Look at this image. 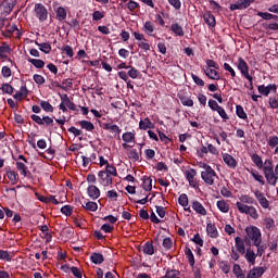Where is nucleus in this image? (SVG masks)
Listing matches in <instances>:
<instances>
[{
  "label": "nucleus",
  "mask_w": 278,
  "mask_h": 278,
  "mask_svg": "<svg viewBox=\"0 0 278 278\" xmlns=\"http://www.w3.org/2000/svg\"><path fill=\"white\" fill-rule=\"evenodd\" d=\"M245 247H260L262 244V230L256 226H248L244 236Z\"/></svg>",
  "instance_id": "1"
},
{
  "label": "nucleus",
  "mask_w": 278,
  "mask_h": 278,
  "mask_svg": "<svg viewBox=\"0 0 278 278\" xmlns=\"http://www.w3.org/2000/svg\"><path fill=\"white\" fill-rule=\"evenodd\" d=\"M17 0H3L0 3V14L1 16H10L12 10L16 7Z\"/></svg>",
  "instance_id": "2"
},
{
  "label": "nucleus",
  "mask_w": 278,
  "mask_h": 278,
  "mask_svg": "<svg viewBox=\"0 0 278 278\" xmlns=\"http://www.w3.org/2000/svg\"><path fill=\"white\" fill-rule=\"evenodd\" d=\"M34 12L36 16L38 17L39 21L45 22L47 21L49 16V12L47 11V7L43 5L42 3H36Z\"/></svg>",
  "instance_id": "3"
},
{
  "label": "nucleus",
  "mask_w": 278,
  "mask_h": 278,
  "mask_svg": "<svg viewBox=\"0 0 278 278\" xmlns=\"http://www.w3.org/2000/svg\"><path fill=\"white\" fill-rule=\"evenodd\" d=\"M238 68L240 70L241 75H243L248 81H251L252 76L249 75V64L247 61H244V59H238Z\"/></svg>",
  "instance_id": "4"
},
{
  "label": "nucleus",
  "mask_w": 278,
  "mask_h": 278,
  "mask_svg": "<svg viewBox=\"0 0 278 278\" xmlns=\"http://www.w3.org/2000/svg\"><path fill=\"white\" fill-rule=\"evenodd\" d=\"M255 0H238L236 3L230 4V11L235 12V10H247Z\"/></svg>",
  "instance_id": "5"
},
{
  "label": "nucleus",
  "mask_w": 278,
  "mask_h": 278,
  "mask_svg": "<svg viewBox=\"0 0 278 278\" xmlns=\"http://www.w3.org/2000/svg\"><path fill=\"white\" fill-rule=\"evenodd\" d=\"M5 27L7 29L2 30V36H4V38H12L13 31H17V38H21L23 36L21 30H18V26H16V24L10 26V23H8Z\"/></svg>",
  "instance_id": "6"
},
{
  "label": "nucleus",
  "mask_w": 278,
  "mask_h": 278,
  "mask_svg": "<svg viewBox=\"0 0 278 278\" xmlns=\"http://www.w3.org/2000/svg\"><path fill=\"white\" fill-rule=\"evenodd\" d=\"M257 90H258L260 94H263L264 97H268V94H270V92L277 93V85H275V84H269L268 86L260 85L257 87Z\"/></svg>",
  "instance_id": "7"
},
{
  "label": "nucleus",
  "mask_w": 278,
  "mask_h": 278,
  "mask_svg": "<svg viewBox=\"0 0 278 278\" xmlns=\"http://www.w3.org/2000/svg\"><path fill=\"white\" fill-rule=\"evenodd\" d=\"M244 244H247V241H244V237L243 239L240 237L235 238V247L240 255H244L247 253V247Z\"/></svg>",
  "instance_id": "8"
},
{
  "label": "nucleus",
  "mask_w": 278,
  "mask_h": 278,
  "mask_svg": "<svg viewBox=\"0 0 278 278\" xmlns=\"http://www.w3.org/2000/svg\"><path fill=\"white\" fill-rule=\"evenodd\" d=\"M29 96V90L27 89V85H22L20 88V91H16L13 94V99H16V101H23L26 97Z\"/></svg>",
  "instance_id": "9"
},
{
  "label": "nucleus",
  "mask_w": 278,
  "mask_h": 278,
  "mask_svg": "<svg viewBox=\"0 0 278 278\" xmlns=\"http://www.w3.org/2000/svg\"><path fill=\"white\" fill-rule=\"evenodd\" d=\"M87 194L88 197L92 200V201H97V199H99V197H101V190H99L97 188V186L94 185H90L87 188Z\"/></svg>",
  "instance_id": "10"
},
{
  "label": "nucleus",
  "mask_w": 278,
  "mask_h": 278,
  "mask_svg": "<svg viewBox=\"0 0 278 278\" xmlns=\"http://www.w3.org/2000/svg\"><path fill=\"white\" fill-rule=\"evenodd\" d=\"M254 197L257 199L260 205L262 207H264V210H268L270 202L268 201V199H266V197L264 195V193L260 192V191H255L254 192Z\"/></svg>",
  "instance_id": "11"
},
{
  "label": "nucleus",
  "mask_w": 278,
  "mask_h": 278,
  "mask_svg": "<svg viewBox=\"0 0 278 278\" xmlns=\"http://www.w3.org/2000/svg\"><path fill=\"white\" fill-rule=\"evenodd\" d=\"M244 254H245L244 257H245L247 262L249 264H251L252 266H255V260H257V254H255V251H253V249H251V247H249L245 250Z\"/></svg>",
  "instance_id": "12"
},
{
  "label": "nucleus",
  "mask_w": 278,
  "mask_h": 278,
  "mask_svg": "<svg viewBox=\"0 0 278 278\" xmlns=\"http://www.w3.org/2000/svg\"><path fill=\"white\" fill-rule=\"evenodd\" d=\"M203 20L208 27H216V17L210 11L204 12Z\"/></svg>",
  "instance_id": "13"
},
{
  "label": "nucleus",
  "mask_w": 278,
  "mask_h": 278,
  "mask_svg": "<svg viewBox=\"0 0 278 278\" xmlns=\"http://www.w3.org/2000/svg\"><path fill=\"white\" fill-rule=\"evenodd\" d=\"M192 210H194V212H197V214H201V216H207V210H205V207L203 206V204H201V202L199 201H193L191 204Z\"/></svg>",
  "instance_id": "14"
},
{
  "label": "nucleus",
  "mask_w": 278,
  "mask_h": 278,
  "mask_svg": "<svg viewBox=\"0 0 278 278\" xmlns=\"http://www.w3.org/2000/svg\"><path fill=\"white\" fill-rule=\"evenodd\" d=\"M222 155L223 161L225 162V164H227V166H229L230 168H236V166H238V162H236V159L231 156V154L223 153Z\"/></svg>",
  "instance_id": "15"
},
{
  "label": "nucleus",
  "mask_w": 278,
  "mask_h": 278,
  "mask_svg": "<svg viewBox=\"0 0 278 278\" xmlns=\"http://www.w3.org/2000/svg\"><path fill=\"white\" fill-rule=\"evenodd\" d=\"M139 129L143 131H147V129H155V124H153L149 117H146L139 122Z\"/></svg>",
  "instance_id": "16"
},
{
  "label": "nucleus",
  "mask_w": 278,
  "mask_h": 278,
  "mask_svg": "<svg viewBox=\"0 0 278 278\" xmlns=\"http://www.w3.org/2000/svg\"><path fill=\"white\" fill-rule=\"evenodd\" d=\"M266 273V268L264 267H253L247 278H260L262 275Z\"/></svg>",
  "instance_id": "17"
},
{
  "label": "nucleus",
  "mask_w": 278,
  "mask_h": 278,
  "mask_svg": "<svg viewBox=\"0 0 278 278\" xmlns=\"http://www.w3.org/2000/svg\"><path fill=\"white\" fill-rule=\"evenodd\" d=\"M203 71L204 75H206L208 79H213L214 81H218V79H220V74L218 73V71L214 68H205Z\"/></svg>",
  "instance_id": "18"
},
{
  "label": "nucleus",
  "mask_w": 278,
  "mask_h": 278,
  "mask_svg": "<svg viewBox=\"0 0 278 278\" xmlns=\"http://www.w3.org/2000/svg\"><path fill=\"white\" fill-rule=\"evenodd\" d=\"M56 88H61V90H64L65 92H68L71 88H73V79L66 78L62 80V85L54 83Z\"/></svg>",
  "instance_id": "19"
},
{
  "label": "nucleus",
  "mask_w": 278,
  "mask_h": 278,
  "mask_svg": "<svg viewBox=\"0 0 278 278\" xmlns=\"http://www.w3.org/2000/svg\"><path fill=\"white\" fill-rule=\"evenodd\" d=\"M264 175H275L273 160H266L262 166Z\"/></svg>",
  "instance_id": "20"
},
{
  "label": "nucleus",
  "mask_w": 278,
  "mask_h": 278,
  "mask_svg": "<svg viewBox=\"0 0 278 278\" xmlns=\"http://www.w3.org/2000/svg\"><path fill=\"white\" fill-rule=\"evenodd\" d=\"M142 181L143 190H146V192H151L153 190V179L149 176H144Z\"/></svg>",
  "instance_id": "21"
},
{
  "label": "nucleus",
  "mask_w": 278,
  "mask_h": 278,
  "mask_svg": "<svg viewBox=\"0 0 278 278\" xmlns=\"http://www.w3.org/2000/svg\"><path fill=\"white\" fill-rule=\"evenodd\" d=\"M206 233L210 238H218V229L216 228V225L208 223L206 225Z\"/></svg>",
  "instance_id": "22"
},
{
  "label": "nucleus",
  "mask_w": 278,
  "mask_h": 278,
  "mask_svg": "<svg viewBox=\"0 0 278 278\" xmlns=\"http://www.w3.org/2000/svg\"><path fill=\"white\" fill-rule=\"evenodd\" d=\"M2 180L3 184H9V181L14 186L18 181V175H3L0 176V181Z\"/></svg>",
  "instance_id": "23"
},
{
  "label": "nucleus",
  "mask_w": 278,
  "mask_h": 278,
  "mask_svg": "<svg viewBox=\"0 0 278 278\" xmlns=\"http://www.w3.org/2000/svg\"><path fill=\"white\" fill-rule=\"evenodd\" d=\"M56 14V21H60V23L66 21V9L64 7H59L54 10Z\"/></svg>",
  "instance_id": "24"
},
{
  "label": "nucleus",
  "mask_w": 278,
  "mask_h": 278,
  "mask_svg": "<svg viewBox=\"0 0 278 278\" xmlns=\"http://www.w3.org/2000/svg\"><path fill=\"white\" fill-rule=\"evenodd\" d=\"M103 129H105L106 131H112V134H117V135L121 134V131H123V129H121L118 125L112 124V123L103 124Z\"/></svg>",
  "instance_id": "25"
},
{
  "label": "nucleus",
  "mask_w": 278,
  "mask_h": 278,
  "mask_svg": "<svg viewBox=\"0 0 278 278\" xmlns=\"http://www.w3.org/2000/svg\"><path fill=\"white\" fill-rule=\"evenodd\" d=\"M142 251L146 255H153L155 253L153 241H147L142 247Z\"/></svg>",
  "instance_id": "26"
},
{
  "label": "nucleus",
  "mask_w": 278,
  "mask_h": 278,
  "mask_svg": "<svg viewBox=\"0 0 278 278\" xmlns=\"http://www.w3.org/2000/svg\"><path fill=\"white\" fill-rule=\"evenodd\" d=\"M78 125L81 127V129H85V131H94V124L90 121H79Z\"/></svg>",
  "instance_id": "27"
},
{
  "label": "nucleus",
  "mask_w": 278,
  "mask_h": 278,
  "mask_svg": "<svg viewBox=\"0 0 278 278\" xmlns=\"http://www.w3.org/2000/svg\"><path fill=\"white\" fill-rule=\"evenodd\" d=\"M92 264H103L105 262V257L103 254L93 252L90 256Z\"/></svg>",
  "instance_id": "28"
},
{
  "label": "nucleus",
  "mask_w": 278,
  "mask_h": 278,
  "mask_svg": "<svg viewBox=\"0 0 278 278\" xmlns=\"http://www.w3.org/2000/svg\"><path fill=\"white\" fill-rule=\"evenodd\" d=\"M236 114L242 121H247V123H249V116L247 115V112H244V108H242V105L238 104L236 106Z\"/></svg>",
  "instance_id": "29"
},
{
  "label": "nucleus",
  "mask_w": 278,
  "mask_h": 278,
  "mask_svg": "<svg viewBox=\"0 0 278 278\" xmlns=\"http://www.w3.org/2000/svg\"><path fill=\"white\" fill-rule=\"evenodd\" d=\"M40 231H42L43 238H46V244H49V242L53 240V236L51 235V232H49V226H41Z\"/></svg>",
  "instance_id": "30"
},
{
  "label": "nucleus",
  "mask_w": 278,
  "mask_h": 278,
  "mask_svg": "<svg viewBox=\"0 0 278 278\" xmlns=\"http://www.w3.org/2000/svg\"><path fill=\"white\" fill-rule=\"evenodd\" d=\"M35 45H37V47H39V49H40L43 53H46V54L51 53V43H49V42L39 43L38 41H35Z\"/></svg>",
  "instance_id": "31"
},
{
  "label": "nucleus",
  "mask_w": 278,
  "mask_h": 278,
  "mask_svg": "<svg viewBox=\"0 0 278 278\" xmlns=\"http://www.w3.org/2000/svg\"><path fill=\"white\" fill-rule=\"evenodd\" d=\"M217 208L219 212H223V214H227L229 212V204L225 200L217 201Z\"/></svg>",
  "instance_id": "32"
},
{
  "label": "nucleus",
  "mask_w": 278,
  "mask_h": 278,
  "mask_svg": "<svg viewBox=\"0 0 278 278\" xmlns=\"http://www.w3.org/2000/svg\"><path fill=\"white\" fill-rule=\"evenodd\" d=\"M258 16L264 21H278V16L268 12H260Z\"/></svg>",
  "instance_id": "33"
},
{
  "label": "nucleus",
  "mask_w": 278,
  "mask_h": 278,
  "mask_svg": "<svg viewBox=\"0 0 278 278\" xmlns=\"http://www.w3.org/2000/svg\"><path fill=\"white\" fill-rule=\"evenodd\" d=\"M28 62H29V64H33V66H35V68H45V61H42L40 59L28 58Z\"/></svg>",
  "instance_id": "34"
},
{
  "label": "nucleus",
  "mask_w": 278,
  "mask_h": 278,
  "mask_svg": "<svg viewBox=\"0 0 278 278\" xmlns=\"http://www.w3.org/2000/svg\"><path fill=\"white\" fill-rule=\"evenodd\" d=\"M104 168H105V172L100 170L98 173V175H105V173H106V175H116V167H114V165H110V163H109V165H106V167H104Z\"/></svg>",
  "instance_id": "35"
},
{
  "label": "nucleus",
  "mask_w": 278,
  "mask_h": 278,
  "mask_svg": "<svg viewBox=\"0 0 278 278\" xmlns=\"http://www.w3.org/2000/svg\"><path fill=\"white\" fill-rule=\"evenodd\" d=\"M122 140L125 142H134L136 140V132L127 131L122 135Z\"/></svg>",
  "instance_id": "36"
},
{
  "label": "nucleus",
  "mask_w": 278,
  "mask_h": 278,
  "mask_svg": "<svg viewBox=\"0 0 278 278\" xmlns=\"http://www.w3.org/2000/svg\"><path fill=\"white\" fill-rule=\"evenodd\" d=\"M83 207L88 212H97V210H99V204H97V202L89 201L83 205Z\"/></svg>",
  "instance_id": "37"
},
{
  "label": "nucleus",
  "mask_w": 278,
  "mask_h": 278,
  "mask_svg": "<svg viewBox=\"0 0 278 278\" xmlns=\"http://www.w3.org/2000/svg\"><path fill=\"white\" fill-rule=\"evenodd\" d=\"M219 268L224 275H229V273L231 270V265H229V263L227 261H222L219 263Z\"/></svg>",
  "instance_id": "38"
},
{
  "label": "nucleus",
  "mask_w": 278,
  "mask_h": 278,
  "mask_svg": "<svg viewBox=\"0 0 278 278\" xmlns=\"http://www.w3.org/2000/svg\"><path fill=\"white\" fill-rule=\"evenodd\" d=\"M101 186H112V176L111 175H101L100 176Z\"/></svg>",
  "instance_id": "39"
},
{
  "label": "nucleus",
  "mask_w": 278,
  "mask_h": 278,
  "mask_svg": "<svg viewBox=\"0 0 278 278\" xmlns=\"http://www.w3.org/2000/svg\"><path fill=\"white\" fill-rule=\"evenodd\" d=\"M40 108L43 110V112L53 113V105L49 103V101L41 100L40 101Z\"/></svg>",
  "instance_id": "40"
},
{
  "label": "nucleus",
  "mask_w": 278,
  "mask_h": 278,
  "mask_svg": "<svg viewBox=\"0 0 278 278\" xmlns=\"http://www.w3.org/2000/svg\"><path fill=\"white\" fill-rule=\"evenodd\" d=\"M185 254L187 256V260H188L190 266H194L195 261H194V254L192 253V250L190 248H186Z\"/></svg>",
  "instance_id": "41"
},
{
  "label": "nucleus",
  "mask_w": 278,
  "mask_h": 278,
  "mask_svg": "<svg viewBox=\"0 0 278 278\" xmlns=\"http://www.w3.org/2000/svg\"><path fill=\"white\" fill-rule=\"evenodd\" d=\"M143 29L148 36H152L153 31H155V27L153 26V23L151 21H147L143 25Z\"/></svg>",
  "instance_id": "42"
},
{
  "label": "nucleus",
  "mask_w": 278,
  "mask_h": 278,
  "mask_svg": "<svg viewBox=\"0 0 278 278\" xmlns=\"http://www.w3.org/2000/svg\"><path fill=\"white\" fill-rule=\"evenodd\" d=\"M170 29L173 33H175L176 36H184V27H181L180 25H178L177 23L172 24Z\"/></svg>",
  "instance_id": "43"
},
{
  "label": "nucleus",
  "mask_w": 278,
  "mask_h": 278,
  "mask_svg": "<svg viewBox=\"0 0 278 278\" xmlns=\"http://www.w3.org/2000/svg\"><path fill=\"white\" fill-rule=\"evenodd\" d=\"M252 162L257 166V168H262V166H264V161H262V156L257 153L252 155Z\"/></svg>",
  "instance_id": "44"
},
{
  "label": "nucleus",
  "mask_w": 278,
  "mask_h": 278,
  "mask_svg": "<svg viewBox=\"0 0 278 278\" xmlns=\"http://www.w3.org/2000/svg\"><path fill=\"white\" fill-rule=\"evenodd\" d=\"M129 160H132V162H139L140 161V154H138V150L132 149L128 152Z\"/></svg>",
  "instance_id": "45"
},
{
  "label": "nucleus",
  "mask_w": 278,
  "mask_h": 278,
  "mask_svg": "<svg viewBox=\"0 0 278 278\" xmlns=\"http://www.w3.org/2000/svg\"><path fill=\"white\" fill-rule=\"evenodd\" d=\"M257 249L256 255L257 257H262L264 255V253H266V250L268 249V245H266V243L262 244L258 243V245H255Z\"/></svg>",
  "instance_id": "46"
},
{
  "label": "nucleus",
  "mask_w": 278,
  "mask_h": 278,
  "mask_svg": "<svg viewBox=\"0 0 278 278\" xmlns=\"http://www.w3.org/2000/svg\"><path fill=\"white\" fill-rule=\"evenodd\" d=\"M186 178L191 188H199V181L194 178V175H187Z\"/></svg>",
  "instance_id": "47"
},
{
  "label": "nucleus",
  "mask_w": 278,
  "mask_h": 278,
  "mask_svg": "<svg viewBox=\"0 0 278 278\" xmlns=\"http://www.w3.org/2000/svg\"><path fill=\"white\" fill-rule=\"evenodd\" d=\"M236 207L239 210L240 214H247L251 206H249L242 202H237Z\"/></svg>",
  "instance_id": "48"
},
{
  "label": "nucleus",
  "mask_w": 278,
  "mask_h": 278,
  "mask_svg": "<svg viewBox=\"0 0 278 278\" xmlns=\"http://www.w3.org/2000/svg\"><path fill=\"white\" fill-rule=\"evenodd\" d=\"M178 203L181 207H188V194L181 193L178 198Z\"/></svg>",
  "instance_id": "49"
},
{
  "label": "nucleus",
  "mask_w": 278,
  "mask_h": 278,
  "mask_svg": "<svg viewBox=\"0 0 278 278\" xmlns=\"http://www.w3.org/2000/svg\"><path fill=\"white\" fill-rule=\"evenodd\" d=\"M61 51H63V53H65V55H67V58H74V55H75V52L73 51V47H71L68 45L61 48Z\"/></svg>",
  "instance_id": "50"
},
{
  "label": "nucleus",
  "mask_w": 278,
  "mask_h": 278,
  "mask_svg": "<svg viewBox=\"0 0 278 278\" xmlns=\"http://www.w3.org/2000/svg\"><path fill=\"white\" fill-rule=\"evenodd\" d=\"M1 90L5 94H13L14 93V87H12V85H10L8 83L2 85Z\"/></svg>",
  "instance_id": "51"
},
{
  "label": "nucleus",
  "mask_w": 278,
  "mask_h": 278,
  "mask_svg": "<svg viewBox=\"0 0 278 278\" xmlns=\"http://www.w3.org/2000/svg\"><path fill=\"white\" fill-rule=\"evenodd\" d=\"M239 200L241 201V203H248L250 205H253V203H255V199L251 198L250 195L247 194H242Z\"/></svg>",
  "instance_id": "52"
},
{
  "label": "nucleus",
  "mask_w": 278,
  "mask_h": 278,
  "mask_svg": "<svg viewBox=\"0 0 278 278\" xmlns=\"http://www.w3.org/2000/svg\"><path fill=\"white\" fill-rule=\"evenodd\" d=\"M73 206L72 205H64L61 207V212L64 216H73Z\"/></svg>",
  "instance_id": "53"
},
{
  "label": "nucleus",
  "mask_w": 278,
  "mask_h": 278,
  "mask_svg": "<svg viewBox=\"0 0 278 278\" xmlns=\"http://www.w3.org/2000/svg\"><path fill=\"white\" fill-rule=\"evenodd\" d=\"M16 168L21 172V175H27V166L25 162H16Z\"/></svg>",
  "instance_id": "54"
},
{
  "label": "nucleus",
  "mask_w": 278,
  "mask_h": 278,
  "mask_svg": "<svg viewBox=\"0 0 278 278\" xmlns=\"http://www.w3.org/2000/svg\"><path fill=\"white\" fill-rule=\"evenodd\" d=\"M180 102H181L182 105H185L186 108H192V105H194V101H192V99L187 98V97H181V98H180Z\"/></svg>",
  "instance_id": "55"
},
{
  "label": "nucleus",
  "mask_w": 278,
  "mask_h": 278,
  "mask_svg": "<svg viewBox=\"0 0 278 278\" xmlns=\"http://www.w3.org/2000/svg\"><path fill=\"white\" fill-rule=\"evenodd\" d=\"M206 68H215L216 71H218L220 66L218 65V63H216V61L208 59L206 60Z\"/></svg>",
  "instance_id": "56"
},
{
  "label": "nucleus",
  "mask_w": 278,
  "mask_h": 278,
  "mask_svg": "<svg viewBox=\"0 0 278 278\" xmlns=\"http://www.w3.org/2000/svg\"><path fill=\"white\" fill-rule=\"evenodd\" d=\"M245 214H249V216H251V218H254V220L260 217V215L257 214V208H255L254 206H250V208H248V213Z\"/></svg>",
  "instance_id": "57"
},
{
  "label": "nucleus",
  "mask_w": 278,
  "mask_h": 278,
  "mask_svg": "<svg viewBox=\"0 0 278 278\" xmlns=\"http://www.w3.org/2000/svg\"><path fill=\"white\" fill-rule=\"evenodd\" d=\"M108 199H110V201H118V193L116 192V190H110L106 193Z\"/></svg>",
  "instance_id": "58"
},
{
  "label": "nucleus",
  "mask_w": 278,
  "mask_h": 278,
  "mask_svg": "<svg viewBox=\"0 0 278 278\" xmlns=\"http://www.w3.org/2000/svg\"><path fill=\"white\" fill-rule=\"evenodd\" d=\"M33 79H34V81H35V84H37L38 86H42V84H45V78L42 77V75H40V74H35L34 76H33Z\"/></svg>",
  "instance_id": "59"
},
{
  "label": "nucleus",
  "mask_w": 278,
  "mask_h": 278,
  "mask_svg": "<svg viewBox=\"0 0 278 278\" xmlns=\"http://www.w3.org/2000/svg\"><path fill=\"white\" fill-rule=\"evenodd\" d=\"M269 106L271 110H278V97L269 98Z\"/></svg>",
  "instance_id": "60"
},
{
  "label": "nucleus",
  "mask_w": 278,
  "mask_h": 278,
  "mask_svg": "<svg viewBox=\"0 0 278 278\" xmlns=\"http://www.w3.org/2000/svg\"><path fill=\"white\" fill-rule=\"evenodd\" d=\"M42 121H43V125H46V127H53V125H54L53 117L43 116Z\"/></svg>",
  "instance_id": "61"
},
{
  "label": "nucleus",
  "mask_w": 278,
  "mask_h": 278,
  "mask_svg": "<svg viewBox=\"0 0 278 278\" xmlns=\"http://www.w3.org/2000/svg\"><path fill=\"white\" fill-rule=\"evenodd\" d=\"M71 273H72V275H74L76 278H81V277H83L81 269H79L78 267L72 266V267H71Z\"/></svg>",
  "instance_id": "62"
},
{
  "label": "nucleus",
  "mask_w": 278,
  "mask_h": 278,
  "mask_svg": "<svg viewBox=\"0 0 278 278\" xmlns=\"http://www.w3.org/2000/svg\"><path fill=\"white\" fill-rule=\"evenodd\" d=\"M268 146L271 147L273 149L275 147H277L278 146V137L277 136L269 137Z\"/></svg>",
  "instance_id": "63"
},
{
  "label": "nucleus",
  "mask_w": 278,
  "mask_h": 278,
  "mask_svg": "<svg viewBox=\"0 0 278 278\" xmlns=\"http://www.w3.org/2000/svg\"><path fill=\"white\" fill-rule=\"evenodd\" d=\"M265 227L267 229H273V227H275V219H273L270 217H266L265 218Z\"/></svg>",
  "instance_id": "64"
}]
</instances>
